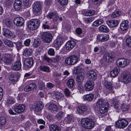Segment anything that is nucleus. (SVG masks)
Segmentation results:
<instances>
[{
	"instance_id": "774afa93",
	"label": "nucleus",
	"mask_w": 131,
	"mask_h": 131,
	"mask_svg": "<svg viewBox=\"0 0 131 131\" xmlns=\"http://www.w3.org/2000/svg\"><path fill=\"white\" fill-rule=\"evenodd\" d=\"M30 40L29 39H27L25 41L24 44L26 46H28L30 45Z\"/></svg>"
},
{
	"instance_id": "e433bc0d",
	"label": "nucleus",
	"mask_w": 131,
	"mask_h": 131,
	"mask_svg": "<svg viewBox=\"0 0 131 131\" xmlns=\"http://www.w3.org/2000/svg\"><path fill=\"white\" fill-rule=\"evenodd\" d=\"M95 13L94 10L92 9L88 10L83 13V15L85 16H91L94 15Z\"/></svg>"
},
{
	"instance_id": "5701e85b",
	"label": "nucleus",
	"mask_w": 131,
	"mask_h": 131,
	"mask_svg": "<svg viewBox=\"0 0 131 131\" xmlns=\"http://www.w3.org/2000/svg\"><path fill=\"white\" fill-rule=\"evenodd\" d=\"M106 22L109 26L112 28L116 27L119 24V22L117 20H107Z\"/></svg>"
},
{
	"instance_id": "3c124183",
	"label": "nucleus",
	"mask_w": 131,
	"mask_h": 131,
	"mask_svg": "<svg viewBox=\"0 0 131 131\" xmlns=\"http://www.w3.org/2000/svg\"><path fill=\"white\" fill-rule=\"evenodd\" d=\"M129 106L127 104H124L121 107V108L123 111H128L129 108Z\"/></svg>"
},
{
	"instance_id": "72a5a7b5",
	"label": "nucleus",
	"mask_w": 131,
	"mask_h": 131,
	"mask_svg": "<svg viewBox=\"0 0 131 131\" xmlns=\"http://www.w3.org/2000/svg\"><path fill=\"white\" fill-rule=\"evenodd\" d=\"M38 69L40 71L47 73H49L50 71L49 67L45 65L40 66L38 68Z\"/></svg>"
},
{
	"instance_id": "4468645a",
	"label": "nucleus",
	"mask_w": 131,
	"mask_h": 131,
	"mask_svg": "<svg viewBox=\"0 0 131 131\" xmlns=\"http://www.w3.org/2000/svg\"><path fill=\"white\" fill-rule=\"evenodd\" d=\"M13 23L16 26L20 27L24 25V20L21 17H19L15 18L13 20Z\"/></svg>"
},
{
	"instance_id": "2eb2a0df",
	"label": "nucleus",
	"mask_w": 131,
	"mask_h": 131,
	"mask_svg": "<svg viewBox=\"0 0 131 131\" xmlns=\"http://www.w3.org/2000/svg\"><path fill=\"white\" fill-rule=\"evenodd\" d=\"M19 78V73L17 72H11L9 74V79L11 81H17Z\"/></svg>"
},
{
	"instance_id": "c756f323",
	"label": "nucleus",
	"mask_w": 131,
	"mask_h": 131,
	"mask_svg": "<svg viewBox=\"0 0 131 131\" xmlns=\"http://www.w3.org/2000/svg\"><path fill=\"white\" fill-rule=\"evenodd\" d=\"M54 96L57 100H63V99L64 96L62 93L57 91L54 94Z\"/></svg>"
},
{
	"instance_id": "13d9d810",
	"label": "nucleus",
	"mask_w": 131,
	"mask_h": 131,
	"mask_svg": "<svg viewBox=\"0 0 131 131\" xmlns=\"http://www.w3.org/2000/svg\"><path fill=\"white\" fill-rule=\"evenodd\" d=\"M6 122L5 117L2 116L0 118V124L2 125L4 124Z\"/></svg>"
},
{
	"instance_id": "f3484780",
	"label": "nucleus",
	"mask_w": 131,
	"mask_h": 131,
	"mask_svg": "<svg viewBox=\"0 0 131 131\" xmlns=\"http://www.w3.org/2000/svg\"><path fill=\"white\" fill-rule=\"evenodd\" d=\"M97 38L99 41L104 42L108 40L109 39V37L108 35L100 34L97 36Z\"/></svg>"
},
{
	"instance_id": "9d476101",
	"label": "nucleus",
	"mask_w": 131,
	"mask_h": 131,
	"mask_svg": "<svg viewBox=\"0 0 131 131\" xmlns=\"http://www.w3.org/2000/svg\"><path fill=\"white\" fill-rule=\"evenodd\" d=\"M122 81L124 83L127 84L131 82V76L128 72H126L122 76Z\"/></svg>"
},
{
	"instance_id": "09e8293b",
	"label": "nucleus",
	"mask_w": 131,
	"mask_h": 131,
	"mask_svg": "<svg viewBox=\"0 0 131 131\" xmlns=\"http://www.w3.org/2000/svg\"><path fill=\"white\" fill-rule=\"evenodd\" d=\"M77 89L80 93H82L84 90L83 83H78L77 84Z\"/></svg>"
},
{
	"instance_id": "c03bdc74",
	"label": "nucleus",
	"mask_w": 131,
	"mask_h": 131,
	"mask_svg": "<svg viewBox=\"0 0 131 131\" xmlns=\"http://www.w3.org/2000/svg\"><path fill=\"white\" fill-rule=\"evenodd\" d=\"M15 102V100L12 97H10L7 99L6 101V105L12 104Z\"/></svg>"
},
{
	"instance_id": "603ef678",
	"label": "nucleus",
	"mask_w": 131,
	"mask_h": 131,
	"mask_svg": "<svg viewBox=\"0 0 131 131\" xmlns=\"http://www.w3.org/2000/svg\"><path fill=\"white\" fill-rule=\"evenodd\" d=\"M104 85L107 89L109 90H111L113 88L112 83L111 82L104 83Z\"/></svg>"
},
{
	"instance_id": "f8f14e48",
	"label": "nucleus",
	"mask_w": 131,
	"mask_h": 131,
	"mask_svg": "<svg viewBox=\"0 0 131 131\" xmlns=\"http://www.w3.org/2000/svg\"><path fill=\"white\" fill-rule=\"evenodd\" d=\"M21 64L20 60L16 61L13 62L11 67V69L13 70L18 71L21 69Z\"/></svg>"
},
{
	"instance_id": "20e7f679",
	"label": "nucleus",
	"mask_w": 131,
	"mask_h": 131,
	"mask_svg": "<svg viewBox=\"0 0 131 131\" xmlns=\"http://www.w3.org/2000/svg\"><path fill=\"white\" fill-rule=\"evenodd\" d=\"M78 60V57L77 56H70L66 58L65 63L68 65H74L77 63Z\"/></svg>"
},
{
	"instance_id": "2f4dec72",
	"label": "nucleus",
	"mask_w": 131,
	"mask_h": 131,
	"mask_svg": "<svg viewBox=\"0 0 131 131\" xmlns=\"http://www.w3.org/2000/svg\"><path fill=\"white\" fill-rule=\"evenodd\" d=\"M32 50L30 48H26L23 51V56L28 57L32 54Z\"/></svg>"
},
{
	"instance_id": "bf43d9fd",
	"label": "nucleus",
	"mask_w": 131,
	"mask_h": 131,
	"mask_svg": "<svg viewBox=\"0 0 131 131\" xmlns=\"http://www.w3.org/2000/svg\"><path fill=\"white\" fill-rule=\"evenodd\" d=\"M5 24L6 26L8 27H10L12 26V21L10 19H6L5 21Z\"/></svg>"
},
{
	"instance_id": "a211bd4d",
	"label": "nucleus",
	"mask_w": 131,
	"mask_h": 131,
	"mask_svg": "<svg viewBox=\"0 0 131 131\" xmlns=\"http://www.w3.org/2000/svg\"><path fill=\"white\" fill-rule=\"evenodd\" d=\"M63 42V40L60 37H58L54 41L53 46L56 48L60 47Z\"/></svg>"
},
{
	"instance_id": "338daca9",
	"label": "nucleus",
	"mask_w": 131,
	"mask_h": 131,
	"mask_svg": "<svg viewBox=\"0 0 131 131\" xmlns=\"http://www.w3.org/2000/svg\"><path fill=\"white\" fill-rule=\"evenodd\" d=\"M103 0H92L93 3L95 5L100 4Z\"/></svg>"
},
{
	"instance_id": "6e6552de",
	"label": "nucleus",
	"mask_w": 131,
	"mask_h": 131,
	"mask_svg": "<svg viewBox=\"0 0 131 131\" xmlns=\"http://www.w3.org/2000/svg\"><path fill=\"white\" fill-rule=\"evenodd\" d=\"M115 57L114 53H106L104 56L103 59L106 62L111 63L115 60Z\"/></svg>"
},
{
	"instance_id": "a18cd8bd",
	"label": "nucleus",
	"mask_w": 131,
	"mask_h": 131,
	"mask_svg": "<svg viewBox=\"0 0 131 131\" xmlns=\"http://www.w3.org/2000/svg\"><path fill=\"white\" fill-rule=\"evenodd\" d=\"M95 18L94 17H91L84 18V21L86 24H89L93 21Z\"/></svg>"
},
{
	"instance_id": "58836bf2",
	"label": "nucleus",
	"mask_w": 131,
	"mask_h": 131,
	"mask_svg": "<svg viewBox=\"0 0 131 131\" xmlns=\"http://www.w3.org/2000/svg\"><path fill=\"white\" fill-rule=\"evenodd\" d=\"M51 131H60V128L57 125L52 124L49 126Z\"/></svg>"
},
{
	"instance_id": "4c0bfd02",
	"label": "nucleus",
	"mask_w": 131,
	"mask_h": 131,
	"mask_svg": "<svg viewBox=\"0 0 131 131\" xmlns=\"http://www.w3.org/2000/svg\"><path fill=\"white\" fill-rule=\"evenodd\" d=\"M104 22L103 19H100L94 21L92 24V26L94 27L98 26Z\"/></svg>"
},
{
	"instance_id": "4d7b16f0",
	"label": "nucleus",
	"mask_w": 131,
	"mask_h": 131,
	"mask_svg": "<svg viewBox=\"0 0 131 131\" xmlns=\"http://www.w3.org/2000/svg\"><path fill=\"white\" fill-rule=\"evenodd\" d=\"M126 44L129 47H131V37L128 38L126 39Z\"/></svg>"
},
{
	"instance_id": "79ce46f5",
	"label": "nucleus",
	"mask_w": 131,
	"mask_h": 131,
	"mask_svg": "<svg viewBox=\"0 0 131 131\" xmlns=\"http://www.w3.org/2000/svg\"><path fill=\"white\" fill-rule=\"evenodd\" d=\"M67 83L68 87L70 88H72L75 82L74 79H70L67 81Z\"/></svg>"
},
{
	"instance_id": "7ed1b4c3",
	"label": "nucleus",
	"mask_w": 131,
	"mask_h": 131,
	"mask_svg": "<svg viewBox=\"0 0 131 131\" xmlns=\"http://www.w3.org/2000/svg\"><path fill=\"white\" fill-rule=\"evenodd\" d=\"M97 105L100 108L99 111L100 113L103 114L107 111L108 104L107 102H105L103 99L101 98L98 100Z\"/></svg>"
},
{
	"instance_id": "0e129e2a",
	"label": "nucleus",
	"mask_w": 131,
	"mask_h": 131,
	"mask_svg": "<svg viewBox=\"0 0 131 131\" xmlns=\"http://www.w3.org/2000/svg\"><path fill=\"white\" fill-rule=\"evenodd\" d=\"M29 0H23V4L25 7H28L29 6Z\"/></svg>"
},
{
	"instance_id": "bb28decb",
	"label": "nucleus",
	"mask_w": 131,
	"mask_h": 131,
	"mask_svg": "<svg viewBox=\"0 0 131 131\" xmlns=\"http://www.w3.org/2000/svg\"><path fill=\"white\" fill-rule=\"evenodd\" d=\"M21 5V0H15L14 4V8L16 10H19L20 9Z\"/></svg>"
},
{
	"instance_id": "dca6fc26",
	"label": "nucleus",
	"mask_w": 131,
	"mask_h": 131,
	"mask_svg": "<svg viewBox=\"0 0 131 131\" xmlns=\"http://www.w3.org/2000/svg\"><path fill=\"white\" fill-rule=\"evenodd\" d=\"M94 87V84L93 81L88 80L86 81L85 85V88L86 90L90 91L92 90Z\"/></svg>"
},
{
	"instance_id": "ea45409f",
	"label": "nucleus",
	"mask_w": 131,
	"mask_h": 131,
	"mask_svg": "<svg viewBox=\"0 0 131 131\" xmlns=\"http://www.w3.org/2000/svg\"><path fill=\"white\" fill-rule=\"evenodd\" d=\"M113 103L114 104V108L118 110L119 108V107L121 106V104L119 102L117 101L116 98H114L113 99Z\"/></svg>"
},
{
	"instance_id": "423d86ee",
	"label": "nucleus",
	"mask_w": 131,
	"mask_h": 131,
	"mask_svg": "<svg viewBox=\"0 0 131 131\" xmlns=\"http://www.w3.org/2000/svg\"><path fill=\"white\" fill-rule=\"evenodd\" d=\"M116 64L119 67L123 68L128 65L130 61L124 58H120L116 61Z\"/></svg>"
},
{
	"instance_id": "c85d7f7f",
	"label": "nucleus",
	"mask_w": 131,
	"mask_h": 131,
	"mask_svg": "<svg viewBox=\"0 0 131 131\" xmlns=\"http://www.w3.org/2000/svg\"><path fill=\"white\" fill-rule=\"evenodd\" d=\"M49 110L52 113L57 112L59 110L58 106L54 104H51L48 106Z\"/></svg>"
},
{
	"instance_id": "cd10ccee",
	"label": "nucleus",
	"mask_w": 131,
	"mask_h": 131,
	"mask_svg": "<svg viewBox=\"0 0 131 131\" xmlns=\"http://www.w3.org/2000/svg\"><path fill=\"white\" fill-rule=\"evenodd\" d=\"M84 74L82 72L78 73L76 77V80L78 83H81L84 79Z\"/></svg>"
},
{
	"instance_id": "a878e982",
	"label": "nucleus",
	"mask_w": 131,
	"mask_h": 131,
	"mask_svg": "<svg viewBox=\"0 0 131 131\" xmlns=\"http://www.w3.org/2000/svg\"><path fill=\"white\" fill-rule=\"evenodd\" d=\"M128 20H125L122 21L120 26L121 29L123 31L127 30L128 28Z\"/></svg>"
},
{
	"instance_id": "473e14b6",
	"label": "nucleus",
	"mask_w": 131,
	"mask_h": 131,
	"mask_svg": "<svg viewBox=\"0 0 131 131\" xmlns=\"http://www.w3.org/2000/svg\"><path fill=\"white\" fill-rule=\"evenodd\" d=\"M119 70L118 68H114L110 73V75L112 77H114L118 74Z\"/></svg>"
},
{
	"instance_id": "9b49d317",
	"label": "nucleus",
	"mask_w": 131,
	"mask_h": 131,
	"mask_svg": "<svg viewBox=\"0 0 131 131\" xmlns=\"http://www.w3.org/2000/svg\"><path fill=\"white\" fill-rule=\"evenodd\" d=\"M25 108V105L23 104L16 105L14 107V110L16 112L20 114L23 112Z\"/></svg>"
},
{
	"instance_id": "680f3d73",
	"label": "nucleus",
	"mask_w": 131,
	"mask_h": 131,
	"mask_svg": "<svg viewBox=\"0 0 131 131\" xmlns=\"http://www.w3.org/2000/svg\"><path fill=\"white\" fill-rule=\"evenodd\" d=\"M63 114L64 113L63 112L60 111L57 115V117L58 119H60L63 117Z\"/></svg>"
},
{
	"instance_id": "37998d69",
	"label": "nucleus",
	"mask_w": 131,
	"mask_h": 131,
	"mask_svg": "<svg viewBox=\"0 0 131 131\" xmlns=\"http://www.w3.org/2000/svg\"><path fill=\"white\" fill-rule=\"evenodd\" d=\"M73 118V115L72 114H68L67 116L65 117L64 121L66 123L70 124Z\"/></svg>"
},
{
	"instance_id": "a19ab883",
	"label": "nucleus",
	"mask_w": 131,
	"mask_h": 131,
	"mask_svg": "<svg viewBox=\"0 0 131 131\" xmlns=\"http://www.w3.org/2000/svg\"><path fill=\"white\" fill-rule=\"evenodd\" d=\"M41 102L39 101L36 104L35 108V110L37 112H38L41 110L43 107V105Z\"/></svg>"
},
{
	"instance_id": "b1692460",
	"label": "nucleus",
	"mask_w": 131,
	"mask_h": 131,
	"mask_svg": "<svg viewBox=\"0 0 131 131\" xmlns=\"http://www.w3.org/2000/svg\"><path fill=\"white\" fill-rule=\"evenodd\" d=\"M47 17L50 19H52L54 21H57L59 19L57 13L56 12L49 13L48 14Z\"/></svg>"
},
{
	"instance_id": "864d4df0",
	"label": "nucleus",
	"mask_w": 131,
	"mask_h": 131,
	"mask_svg": "<svg viewBox=\"0 0 131 131\" xmlns=\"http://www.w3.org/2000/svg\"><path fill=\"white\" fill-rule=\"evenodd\" d=\"M15 44H16V48L17 50L18 51H19L22 47V43L20 42H18Z\"/></svg>"
},
{
	"instance_id": "8fccbe9b",
	"label": "nucleus",
	"mask_w": 131,
	"mask_h": 131,
	"mask_svg": "<svg viewBox=\"0 0 131 131\" xmlns=\"http://www.w3.org/2000/svg\"><path fill=\"white\" fill-rule=\"evenodd\" d=\"M40 43V41L39 39H35L32 46L36 48L39 45Z\"/></svg>"
},
{
	"instance_id": "aec40b11",
	"label": "nucleus",
	"mask_w": 131,
	"mask_h": 131,
	"mask_svg": "<svg viewBox=\"0 0 131 131\" xmlns=\"http://www.w3.org/2000/svg\"><path fill=\"white\" fill-rule=\"evenodd\" d=\"M87 74L89 78L91 81H94L96 80L97 78L96 73L93 70H90L88 71L87 72Z\"/></svg>"
},
{
	"instance_id": "7c9ffc66",
	"label": "nucleus",
	"mask_w": 131,
	"mask_h": 131,
	"mask_svg": "<svg viewBox=\"0 0 131 131\" xmlns=\"http://www.w3.org/2000/svg\"><path fill=\"white\" fill-rule=\"evenodd\" d=\"M94 97V94L92 93L86 94L83 96V99L85 101H91L92 100Z\"/></svg>"
},
{
	"instance_id": "de8ad7c7",
	"label": "nucleus",
	"mask_w": 131,
	"mask_h": 131,
	"mask_svg": "<svg viewBox=\"0 0 131 131\" xmlns=\"http://www.w3.org/2000/svg\"><path fill=\"white\" fill-rule=\"evenodd\" d=\"M63 59V58L59 56H57L53 59V62L57 63L61 62Z\"/></svg>"
},
{
	"instance_id": "1a4fd4ad",
	"label": "nucleus",
	"mask_w": 131,
	"mask_h": 131,
	"mask_svg": "<svg viewBox=\"0 0 131 131\" xmlns=\"http://www.w3.org/2000/svg\"><path fill=\"white\" fill-rule=\"evenodd\" d=\"M41 38L43 41L49 43L52 41V37L50 34L47 32H44L41 35Z\"/></svg>"
},
{
	"instance_id": "052dcab7",
	"label": "nucleus",
	"mask_w": 131,
	"mask_h": 131,
	"mask_svg": "<svg viewBox=\"0 0 131 131\" xmlns=\"http://www.w3.org/2000/svg\"><path fill=\"white\" fill-rule=\"evenodd\" d=\"M59 3L62 5H67L68 2V0H58Z\"/></svg>"
},
{
	"instance_id": "c9c22d12",
	"label": "nucleus",
	"mask_w": 131,
	"mask_h": 131,
	"mask_svg": "<svg viewBox=\"0 0 131 131\" xmlns=\"http://www.w3.org/2000/svg\"><path fill=\"white\" fill-rule=\"evenodd\" d=\"M99 29L101 32L104 33H108L110 31L108 27L104 25H101L99 28Z\"/></svg>"
},
{
	"instance_id": "39448f33",
	"label": "nucleus",
	"mask_w": 131,
	"mask_h": 131,
	"mask_svg": "<svg viewBox=\"0 0 131 131\" xmlns=\"http://www.w3.org/2000/svg\"><path fill=\"white\" fill-rule=\"evenodd\" d=\"M41 7V5L39 2L37 1L34 3L33 4L32 8L33 12L35 15L38 16L40 14Z\"/></svg>"
},
{
	"instance_id": "412c9836",
	"label": "nucleus",
	"mask_w": 131,
	"mask_h": 131,
	"mask_svg": "<svg viewBox=\"0 0 131 131\" xmlns=\"http://www.w3.org/2000/svg\"><path fill=\"white\" fill-rule=\"evenodd\" d=\"M2 34L5 37L9 38L11 37L13 35V33L9 29L6 28H4L3 29Z\"/></svg>"
},
{
	"instance_id": "f03ea898",
	"label": "nucleus",
	"mask_w": 131,
	"mask_h": 131,
	"mask_svg": "<svg viewBox=\"0 0 131 131\" xmlns=\"http://www.w3.org/2000/svg\"><path fill=\"white\" fill-rule=\"evenodd\" d=\"M40 20L37 19H31L28 22L27 27L28 29L34 31L37 29L40 25Z\"/></svg>"
},
{
	"instance_id": "0eeeda50",
	"label": "nucleus",
	"mask_w": 131,
	"mask_h": 131,
	"mask_svg": "<svg viewBox=\"0 0 131 131\" xmlns=\"http://www.w3.org/2000/svg\"><path fill=\"white\" fill-rule=\"evenodd\" d=\"M128 123V121L124 119H119L115 122V125L117 128L123 129L126 127Z\"/></svg>"
},
{
	"instance_id": "5fc2aeb1",
	"label": "nucleus",
	"mask_w": 131,
	"mask_h": 131,
	"mask_svg": "<svg viewBox=\"0 0 131 131\" xmlns=\"http://www.w3.org/2000/svg\"><path fill=\"white\" fill-rule=\"evenodd\" d=\"M121 14V12L118 11L113 12L111 15V17L115 18L119 16Z\"/></svg>"
},
{
	"instance_id": "f257e3e1",
	"label": "nucleus",
	"mask_w": 131,
	"mask_h": 131,
	"mask_svg": "<svg viewBox=\"0 0 131 131\" xmlns=\"http://www.w3.org/2000/svg\"><path fill=\"white\" fill-rule=\"evenodd\" d=\"M81 123L84 128L87 129L92 128L94 127L95 124L93 119L88 118H82Z\"/></svg>"
},
{
	"instance_id": "4be33fe9",
	"label": "nucleus",
	"mask_w": 131,
	"mask_h": 131,
	"mask_svg": "<svg viewBox=\"0 0 131 131\" xmlns=\"http://www.w3.org/2000/svg\"><path fill=\"white\" fill-rule=\"evenodd\" d=\"M76 42L73 41H69L66 43V47L67 50L70 51L73 49L76 45Z\"/></svg>"
},
{
	"instance_id": "e2e57ef3",
	"label": "nucleus",
	"mask_w": 131,
	"mask_h": 131,
	"mask_svg": "<svg viewBox=\"0 0 131 131\" xmlns=\"http://www.w3.org/2000/svg\"><path fill=\"white\" fill-rule=\"evenodd\" d=\"M48 54L51 56H53L54 54V50L52 48H50L48 51Z\"/></svg>"
},
{
	"instance_id": "f704fd0d",
	"label": "nucleus",
	"mask_w": 131,
	"mask_h": 131,
	"mask_svg": "<svg viewBox=\"0 0 131 131\" xmlns=\"http://www.w3.org/2000/svg\"><path fill=\"white\" fill-rule=\"evenodd\" d=\"M2 60L5 64H10L12 61L11 58L8 55L7 56H5L2 58Z\"/></svg>"
},
{
	"instance_id": "393cba45",
	"label": "nucleus",
	"mask_w": 131,
	"mask_h": 131,
	"mask_svg": "<svg viewBox=\"0 0 131 131\" xmlns=\"http://www.w3.org/2000/svg\"><path fill=\"white\" fill-rule=\"evenodd\" d=\"M36 85L35 84H31L26 86L24 88L25 91L27 92H29L36 89Z\"/></svg>"
},
{
	"instance_id": "69168bd1",
	"label": "nucleus",
	"mask_w": 131,
	"mask_h": 131,
	"mask_svg": "<svg viewBox=\"0 0 131 131\" xmlns=\"http://www.w3.org/2000/svg\"><path fill=\"white\" fill-rule=\"evenodd\" d=\"M65 95L67 96H69L70 93L69 89L67 88H66L64 90Z\"/></svg>"
},
{
	"instance_id": "49530a36",
	"label": "nucleus",
	"mask_w": 131,
	"mask_h": 131,
	"mask_svg": "<svg viewBox=\"0 0 131 131\" xmlns=\"http://www.w3.org/2000/svg\"><path fill=\"white\" fill-rule=\"evenodd\" d=\"M4 44L7 46L9 47H13L14 46V45L11 41L7 39H5L4 40Z\"/></svg>"
},
{
	"instance_id": "6e6d98bb",
	"label": "nucleus",
	"mask_w": 131,
	"mask_h": 131,
	"mask_svg": "<svg viewBox=\"0 0 131 131\" xmlns=\"http://www.w3.org/2000/svg\"><path fill=\"white\" fill-rule=\"evenodd\" d=\"M48 22L46 21L43 24L42 27L44 29H50L51 28L50 26L47 24Z\"/></svg>"
},
{
	"instance_id": "6ab92c4d",
	"label": "nucleus",
	"mask_w": 131,
	"mask_h": 131,
	"mask_svg": "<svg viewBox=\"0 0 131 131\" xmlns=\"http://www.w3.org/2000/svg\"><path fill=\"white\" fill-rule=\"evenodd\" d=\"M88 110V106L85 105H81L78 107L77 111L79 114H82L86 112Z\"/></svg>"
},
{
	"instance_id": "ddd939ff",
	"label": "nucleus",
	"mask_w": 131,
	"mask_h": 131,
	"mask_svg": "<svg viewBox=\"0 0 131 131\" xmlns=\"http://www.w3.org/2000/svg\"><path fill=\"white\" fill-rule=\"evenodd\" d=\"M33 60L32 58L28 57L26 58L24 61V64L26 68H30L33 65Z\"/></svg>"
}]
</instances>
